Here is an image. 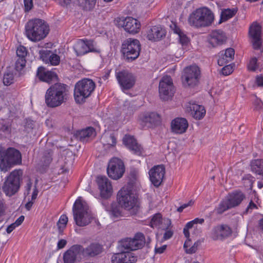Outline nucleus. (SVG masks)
I'll list each match as a JSON object with an SVG mask.
<instances>
[{"label":"nucleus","mask_w":263,"mask_h":263,"mask_svg":"<svg viewBox=\"0 0 263 263\" xmlns=\"http://www.w3.org/2000/svg\"><path fill=\"white\" fill-rule=\"evenodd\" d=\"M68 87L67 85L57 83L52 85L46 91L45 103L49 107H56L65 102L68 98Z\"/></svg>","instance_id":"obj_1"},{"label":"nucleus","mask_w":263,"mask_h":263,"mask_svg":"<svg viewBox=\"0 0 263 263\" xmlns=\"http://www.w3.org/2000/svg\"><path fill=\"white\" fill-rule=\"evenodd\" d=\"M49 28L46 22L42 19L29 20L25 25V33L27 38L34 42L44 39L48 34Z\"/></svg>","instance_id":"obj_2"},{"label":"nucleus","mask_w":263,"mask_h":263,"mask_svg":"<svg viewBox=\"0 0 263 263\" xmlns=\"http://www.w3.org/2000/svg\"><path fill=\"white\" fill-rule=\"evenodd\" d=\"M213 12L208 8L197 9L189 16V24L196 28L205 27L211 25L214 21Z\"/></svg>","instance_id":"obj_3"},{"label":"nucleus","mask_w":263,"mask_h":263,"mask_svg":"<svg viewBox=\"0 0 263 263\" xmlns=\"http://www.w3.org/2000/svg\"><path fill=\"white\" fill-rule=\"evenodd\" d=\"M96 88L95 83L88 78H84L78 81L75 85L74 97L78 103L85 102V99L89 97Z\"/></svg>","instance_id":"obj_4"},{"label":"nucleus","mask_w":263,"mask_h":263,"mask_svg":"<svg viewBox=\"0 0 263 263\" xmlns=\"http://www.w3.org/2000/svg\"><path fill=\"white\" fill-rule=\"evenodd\" d=\"M88 210L87 204L82 202L80 199L75 201L72 211L74 219L78 226L84 227L90 223L92 217Z\"/></svg>","instance_id":"obj_5"},{"label":"nucleus","mask_w":263,"mask_h":263,"mask_svg":"<svg viewBox=\"0 0 263 263\" xmlns=\"http://www.w3.org/2000/svg\"><path fill=\"white\" fill-rule=\"evenodd\" d=\"M119 204L127 210H133L135 214L138 209V199L127 186L123 187L117 194Z\"/></svg>","instance_id":"obj_6"},{"label":"nucleus","mask_w":263,"mask_h":263,"mask_svg":"<svg viewBox=\"0 0 263 263\" xmlns=\"http://www.w3.org/2000/svg\"><path fill=\"white\" fill-rule=\"evenodd\" d=\"M22 175V170H15L7 177L3 186V190L7 196H11L18 191Z\"/></svg>","instance_id":"obj_7"},{"label":"nucleus","mask_w":263,"mask_h":263,"mask_svg":"<svg viewBox=\"0 0 263 263\" xmlns=\"http://www.w3.org/2000/svg\"><path fill=\"white\" fill-rule=\"evenodd\" d=\"M141 51V44L139 40L128 38L122 44V52L128 61H133L138 58Z\"/></svg>","instance_id":"obj_8"},{"label":"nucleus","mask_w":263,"mask_h":263,"mask_svg":"<svg viewBox=\"0 0 263 263\" xmlns=\"http://www.w3.org/2000/svg\"><path fill=\"white\" fill-rule=\"evenodd\" d=\"M145 243L144 235L141 233H138L133 238H126L120 241L118 248L122 252H130L142 248Z\"/></svg>","instance_id":"obj_9"},{"label":"nucleus","mask_w":263,"mask_h":263,"mask_svg":"<svg viewBox=\"0 0 263 263\" xmlns=\"http://www.w3.org/2000/svg\"><path fill=\"white\" fill-rule=\"evenodd\" d=\"M21 161L22 157L19 151L9 148L4 156L0 155V169L7 171L11 165L19 164Z\"/></svg>","instance_id":"obj_10"},{"label":"nucleus","mask_w":263,"mask_h":263,"mask_svg":"<svg viewBox=\"0 0 263 263\" xmlns=\"http://www.w3.org/2000/svg\"><path fill=\"white\" fill-rule=\"evenodd\" d=\"M200 76L199 68L196 65L186 67L182 75V83L184 86L193 87L196 86Z\"/></svg>","instance_id":"obj_11"},{"label":"nucleus","mask_w":263,"mask_h":263,"mask_svg":"<svg viewBox=\"0 0 263 263\" xmlns=\"http://www.w3.org/2000/svg\"><path fill=\"white\" fill-rule=\"evenodd\" d=\"M159 92L161 99L167 101L171 99L174 93V86L170 76H165L159 82Z\"/></svg>","instance_id":"obj_12"},{"label":"nucleus","mask_w":263,"mask_h":263,"mask_svg":"<svg viewBox=\"0 0 263 263\" xmlns=\"http://www.w3.org/2000/svg\"><path fill=\"white\" fill-rule=\"evenodd\" d=\"M125 171L124 165L122 160L113 158L108 163L107 172L109 177L113 179L120 178Z\"/></svg>","instance_id":"obj_13"},{"label":"nucleus","mask_w":263,"mask_h":263,"mask_svg":"<svg viewBox=\"0 0 263 263\" xmlns=\"http://www.w3.org/2000/svg\"><path fill=\"white\" fill-rule=\"evenodd\" d=\"M116 77L122 89H130L134 86L136 82L135 76L127 70L116 72Z\"/></svg>","instance_id":"obj_14"},{"label":"nucleus","mask_w":263,"mask_h":263,"mask_svg":"<svg viewBox=\"0 0 263 263\" xmlns=\"http://www.w3.org/2000/svg\"><path fill=\"white\" fill-rule=\"evenodd\" d=\"M139 122L143 127H152L159 124L160 117L155 112H144L140 115Z\"/></svg>","instance_id":"obj_15"},{"label":"nucleus","mask_w":263,"mask_h":263,"mask_svg":"<svg viewBox=\"0 0 263 263\" xmlns=\"http://www.w3.org/2000/svg\"><path fill=\"white\" fill-rule=\"evenodd\" d=\"M165 171L163 165H157L152 167L149 171L150 180L155 186L161 184Z\"/></svg>","instance_id":"obj_16"},{"label":"nucleus","mask_w":263,"mask_h":263,"mask_svg":"<svg viewBox=\"0 0 263 263\" xmlns=\"http://www.w3.org/2000/svg\"><path fill=\"white\" fill-rule=\"evenodd\" d=\"M97 182L101 197L105 199L110 197L112 193V187L108 179L105 176H100L97 178Z\"/></svg>","instance_id":"obj_17"},{"label":"nucleus","mask_w":263,"mask_h":263,"mask_svg":"<svg viewBox=\"0 0 263 263\" xmlns=\"http://www.w3.org/2000/svg\"><path fill=\"white\" fill-rule=\"evenodd\" d=\"M119 23L124 30L129 33L135 34L140 30V23L137 20L133 17H127L121 20Z\"/></svg>","instance_id":"obj_18"},{"label":"nucleus","mask_w":263,"mask_h":263,"mask_svg":"<svg viewBox=\"0 0 263 263\" xmlns=\"http://www.w3.org/2000/svg\"><path fill=\"white\" fill-rule=\"evenodd\" d=\"M249 34L252 39L253 48L255 49H259L261 45L260 26L257 23H253L250 27Z\"/></svg>","instance_id":"obj_19"},{"label":"nucleus","mask_w":263,"mask_h":263,"mask_svg":"<svg viewBox=\"0 0 263 263\" xmlns=\"http://www.w3.org/2000/svg\"><path fill=\"white\" fill-rule=\"evenodd\" d=\"M232 231L227 225L217 226L212 230L211 237L214 240H222L231 235Z\"/></svg>","instance_id":"obj_20"},{"label":"nucleus","mask_w":263,"mask_h":263,"mask_svg":"<svg viewBox=\"0 0 263 263\" xmlns=\"http://www.w3.org/2000/svg\"><path fill=\"white\" fill-rule=\"evenodd\" d=\"M123 142L135 154L140 156L143 154V147L137 142L134 136L126 135L123 139Z\"/></svg>","instance_id":"obj_21"},{"label":"nucleus","mask_w":263,"mask_h":263,"mask_svg":"<svg viewBox=\"0 0 263 263\" xmlns=\"http://www.w3.org/2000/svg\"><path fill=\"white\" fill-rule=\"evenodd\" d=\"M36 77L40 80L48 83H51L57 81V75L52 71L46 70L43 67H39L36 72Z\"/></svg>","instance_id":"obj_22"},{"label":"nucleus","mask_w":263,"mask_h":263,"mask_svg":"<svg viewBox=\"0 0 263 263\" xmlns=\"http://www.w3.org/2000/svg\"><path fill=\"white\" fill-rule=\"evenodd\" d=\"M81 246L76 245L72 246L64 254V263H74L78 255H82L81 252Z\"/></svg>","instance_id":"obj_23"},{"label":"nucleus","mask_w":263,"mask_h":263,"mask_svg":"<svg viewBox=\"0 0 263 263\" xmlns=\"http://www.w3.org/2000/svg\"><path fill=\"white\" fill-rule=\"evenodd\" d=\"M188 126L187 120L183 118H177L171 123L172 131L176 134H181L185 133Z\"/></svg>","instance_id":"obj_24"},{"label":"nucleus","mask_w":263,"mask_h":263,"mask_svg":"<svg viewBox=\"0 0 263 263\" xmlns=\"http://www.w3.org/2000/svg\"><path fill=\"white\" fill-rule=\"evenodd\" d=\"M102 247L98 243H92L86 248L81 246V252L82 255L85 257H94L102 251Z\"/></svg>","instance_id":"obj_25"},{"label":"nucleus","mask_w":263,"mask_h":263,"mask_svg":"<svg viewBox=\"0 0 263 263\" xmlns=\"http://www.w3.org/2000/svg\"><path fill=\"white\" fill-rule=\"evenodd\" d=\"M165 35V31L160 26H153L147 31V38L149 41H157Z\"/></svg>","instance_id":"obj_26"},{"label":"nucleus","mask_w":263,"mask_h":263,"mask_svg":"<svg viewBox=\"0 0 263 263\" xmlns=\"http://www.w3.org/2000/svg\"><path fill=\"white\" fill-rule=\"evenodd\" d=\"M22 125L24 127V131L27 133H30L35 135L38 133L40 125L36 121L28 118L24 120Z\"/></svg>","instance_id":"obj_27"},{"label":"nucleus","mask_w":263,"mask_h":263,"mask_svg":"<svg viewBox=\"0 0 263 263\" xmlns=\"http://www.w3.org/2000/svg\"><path fill=\"white\" fill-rule=\"evenodd\" d=\"M226 37L224 33L220 30H214L210 34L209 43L213 47L222 44L226 41Z\"/></svg>","instance_id":"obj_28"},{"label":"nucleus","mask_w":263,"mask_h":263,"mask_svg":"<svg viewBox=\"0 0 263 263\" xmlns=\"http://www.w3.org/2000/svg\"><path fill=\"white\" fill-rule=\"evenodd\" d=\"M187 108L190 110L193 117L197 120H200L205 116L206 111L204 107L202 105L195 103H190Z\"/></svg>","instance_id":"obj_29"},{"label":"nucleus","mask_w":263,"mask_h":263,"mask_svg":"<svg viewBox=\"0 0 263 263\" xmlns=\"http://www.w3.org/2000/svg\"><path fill=\"white\" fill-rule=\"evenodd\" d=\"M96 134L95 129L92 127H89L78 132L77 137L80 141L86 142L89 138L95 137Z\"/></svg>","instance_id":"obj_30"},{"label":"nucleus","mask_w":263,"mask_h":263,"mask_svg":"<svg viewBox=\"0 0 263 263\" xmlns=\"http://www.w3.org/2000/svg\"><path fill=\"white\" fill-rule=\"evenodd\" d=\"M231 205L234 208L238 205L245 198V194L240 191H235L229 194L228 196Z\"/></svg>","instance_id":"obj_31"},{"label":"nucleus","mask_w":263,"mask_h":263,"mask_svg":"<svg viewBox=\"0 0 263 263\" xmlns=\"http://www.w3.org/2000/svg\"><path fill=\"white\" fill-rule=\"evenodd\" d=\"M73 49L78 56L84 55L87 53L86 41L79 40L74 44Z\"/></svg>","instance_id":"obj_32"},{"label":"nucleus","mask_w":263,"mask_h":263,"mask_svg":"<svg viewBox=\"0 0 263 263\" xmlns=\"http://www.w3.org/2000/svg\"><path fill=\"white\" fill-rule=\"evenodd\" d=\"M234 54L235 50L234 49L232 48L227 49L225 51L223 57L218 59V64L222 65L224 62V61H226V62L227 63L231 61L234 58Z\"/></svg>","instance_id":"obj_33"},{"label":"nucleus","mask_w":263,"mask_h":263,"mask_svg":"<svg viewBox=\"0 0 263 263\" xmlns=\"http://www.w3.org/2000/svg\"><path fill=\"white\" fill-rule=\"evenodd\" d=\"M106 210L108 211L110 215L114 217L118 218L122 215V208L116 203H113L110 207H106Z\"/></svg>","instance_id":"obj_34"},{"label":"nucleus","mask_w":263,"mask_h":263,"mask_svg":"<svg viewBox=\"0 0 263 263\" xmlns=\"http://www.w3.org/2000/svg\"><path fill=\"white\" fill-rule=\"evenodd\" d=\"M237 10L234 9H227L222 10L220 14V23L226 22L232 18L236 13Z\"/></svg>","instance_id":"obj_35"},{"label":"nucleus","mask_w":263,"mask_h":263,"mask_svg":"<svg viewBox=\"0 0 263 263\" xmlns=\"http://www.w3.org/2000/svg\"><path fill=\"white\" fill-rule=\"evenodd\" d=\"M52 152L51 150H47L42 154L40 160V165L43 166H47L52 160Z\"/></svg>","instance_id":"obj_36"},{"label":"nucleus","mask_w":263,"mask_h":263,"mask_svg":"<svg viewBox=\"0 0 263 263\" xmlns=\"http://www.w3.org/2000/svg\"><path fill=\"white\" fill-rule=\"evenodd\" d=\"M252 171L259 175H263V161L261 160H255L251 162Z\"/></svg>","instance_id":"obj_37"},{"label":"nucleus","mask_w":263,"mask_h":263,"mask_svg":"<svg viewBox=\"0 0 263 263\" xmlns=\"http://www.w3.org/2000/svg\"><path fill=\"white\" fill-rule=\"evenodd\" d=\"M233 208L227 197V198L223 200L219 203L218 207L216 209V211L218 214H222L226 210Z\"/></svg>","instance_id":"obj_38"},{"label":"nucleus","mask_w":263,"mask_h":263,"mask_svg":"<svg viewBox=\"0 0 263 263\" xmlns=\"http://www.w3.org/2000/svg\"><path fill=\"white\" fill-rule=\"evenodd\" d=\"M81 6L86 11L92 9L96 3V0H79Z\"/></svg>","instance_id":"obj_39"},{"label":"nucleus","mask_w":263,"mask_h":263,"mask_svg":"<svg viewBox=\"0 0 263 263\" xmlns=\"http://www.w3.org/2000/svg\"><path fill=\"white\" fill-rule=\"evenodd\" d=\"M86 44L87 45V53L95 52L100 53V50L98 48L96 43L92 40H86Z\"/></svg>","instance_id":"obj_40"},{"label":"nucleus","mask_w":263,"mask_h":263,"mask_svg":"<svg viewBox=\"0 0 263 263\" xmlns=\"http://www.w3.org/2000/svg\"><path fill=\"white\" fill-rule=\"evenodd\" d=\"M68 221V217L65 215H62L58 223L57 226L59 229V233H62L63 231V230L66 227V226L67 224Z\"/></svg>","instance_id":"obj_41"},{"label":"nucleus","mask_w":263,"mask_h":263,"mask_svg":"<svg viewBox=\"0 0 263 263\" xmlns=\"http://www.w3.org/2000/svg\"><path fill=\"white\" fill-rule=\"evenodd\" d=\"M14 82V76L12 72H6L3 77V83L5 85L9 86Z\"/></svg>","instance_id":"obj_42"},{"label":"nucleus","mask_w":263,"mask_h":263,"mask_svg":"<svg viewBox=\"0 0 263 263\" xmlns=\"http://www.w3.org/2000/svg\"><path fill=\"white\" fill-rule=\"evenodd\" d=\"M162 218L160 213L155 214L151 219L150 226L152 228H154L158 226L162 221Z\"/></svg>","instance_id":"obj_43"},{"label":"nucleus","mask_w":263,"mask_h":263,"mask_svg":"<svg viewBox=\"0 0 263 263\" xmlns=\"http://www.w3.org/2000/svg\"><path fill=\"white\" fill-rule=\"evenodd\" d=\"M126 257L123 259V263H135L137 261V257L133 255V253L129 251L122 252Z\"/></svg>","instance_id":"obj_44"},{"label":"nucleus","mask_w":263,"mask_h":263,"mask_svg":"<svg viewBox=\"0 0 263 263\" xmlns=\"http://www.w3.org/2000/svg\"><path fill=\"white\" fill-rule=\"evenodd\" d=\"M126 257V255L121 251L120 253L115 254L111 257L112 263H123V259Z\"/></svg>","instance_id":"obj_45"},{"label":"nucleus","mask_w":263,"mask_h":263,"mask_svg":"<svg viewBox=\"0 0 263 263\" xmlns=\"http://www.w3.org/2000/svg\"><path fill=\"white\" fill-rule=\"evenodd\" d=\"M52 52L47 49H42L40 50L39 54L40 58L45 62H48L49 58Z\"/></svg>","instance_id":"obj_46"},{"label":"nucleus","mask_w":263,"mask_h":263,"mask_svg":"<svg viewBox=\"0 0 263 263\" xmlns=\"http://www.w3.org/2000/svg\"><path fill=\"white\" fill-rule=\"evenodd\" d=\"M190 242V239L187 240L186 241H185L183 246V247L185 250V252L187 254L194 253L197 250L194 245H193L192 247L188 249V247H190L191 246Z\"/></svg>","instance_id":"obj_47"},{"label":"nucleus","mask_w":263,"mask_h":263,"mask_svg":"<svg viewBox=\"0 0 263 263\" xmlns=\"http://www.w3.org/2000/svg\"><path fill=\"white\" fill-rule=\"evenodd\" d=\"M27 54V50L25 47L21 45L17 48L16 54L18 58L25 59Z\"/></svg>","instance_id":"obj_48"},{"label":"nucleus","mask_w":263,"mask_h":263,"mask_svg":"<svg viewBox=\"0 0 263 263\" xmlns=\"http://www.w3.org/2000/svg\"><path fill=\"white\" fill-rule=\"evenodd\" d=\"M60 61V57L57 54L52 53L49 58L48 63H50L52 65H57Z\"/></svg>","instance_id":"obj_49"},{"label":"nucleus","mask_w":263,"mask_h":263,"mask_svg":"<svg viewBox=\"0 0 263 263\" xmlns=\"http://www.w3.org/2000/svg\"><path fill=\"white\" fill-rule=\"evenodd\" d=\"M258 67L257 63V59L256 58H253L251 59L250 62L248 65V68L249 70L254 71Z\"/></svg>","instance_id":"obj_50"},{"label":"nucleus","mask_w":263,"mask_h":263,"mask_svg":"<svg viewBox=\"0 0 263 263\" xmlns=\"http://www.w3.org/2000/svg\"><path fill=\"white\" fill-rule=\"evenodd\" d=\"M26 62L25 59L18 58L15 62V69L18 71H21L25 66Z\"/></svg>","instance_id":"obj_51"},{"label":"nucleus","mask_w":263,"mask_h":263,"mask_svg":"<svg viewBox=\"0 0 263 263\" xmlns=\"http://www.w3.org/2000/svg\"><path fill=\"white\" fill-rule=\"evenodd\" d=\"M124 110L126 114L130 115L134 113L136 109L133 105H130V103L126 102L124 104Z\"/></svg>","instance_id":"obj_52"},{"label":"nucleus","mask_w":263,"mask_h":263,"mask_svg":"<svg viewBox=\"0 0 263 263\" xmlns=\"http://www.w3.org/2000/svg\"><path fill=\"white\" fill-rule=\"evenodd\" d=\"M24 10L29 12L33 8V0H24Z\"/></svg>","instance_id":"obj_53"},{"label":"nucleus","mask_w":263,"mask_h":263,"mask_svg":"<svg viewBox=\"0 0 263 263\" xmlns=\"http://www.w3.org/2000/svg\"><path fill=\"white\" fill-rule=\"evenodd\" d=\"M232 67L230 65H227L222 68L221 73L224 76H228L232 72Z\"/></svg>","instance_id":"obj_54"},{"label":"nucleus","mask_w":263,"mask_h":263,"mask_svg":"<svg viewBox=\"0 0 263 263\" xmlns=\"http://www.w3.org/2000/svg\"><path fill=\"white\" fill-rule=\"evenodd\" d=\"M254 209H257L256 205L251 200L247 208H246L245 211L244 212V213L248 214L249 213H251L252 211V210Z\"/></svg>","instance_id":"obj_55"},{"label":"nucleus","mask_w":263,"mask_h":263,"mask_svg":"<svg viewBox=\"0 0 263 263\" xmlns=\"http://www.w3.org/2000/svg\"><path fill=\"white\" fill-rule=\"evenodd\" d=\"M32 182L30 179H28L26 185L25 186V195L27 196L30 194V191L32 187Z\"/></svg>","instance_id":"obj_56"},{"label":"nucleus","mask_w":263,"mask_h":263,"mask_svg":"<svg viewBox=\"0 0 263 263\" xmlns=\"http://www.w3.org/2000/svg\"><path fill=\"white\" fill-rule=\"evenodd\" d=\"M180 43L182 45H185L188 43V38L183 33L179 34V35Z\"/></svg>","instance_id":"obj_57"},{"label":"nucleus","mask_w":263,"mask_h":263,"mask_svg":"<svg viewBox=\"0 0 263 263\" xmlns=\"http://www.w3.org/2000/svg\"><path fill=\"white\" fill-rule=\"evenodd\" d=\"M170 27L174 32L178 34V36L179 35V34H181V33H183L180 29L174 23H173Z\"/></svg>","instance_id":"obj_58"},{"label":"nucleus","mask_w":263,"mask_h":263,"mask_svg":"<svg viewBox=\"0 0 263 263\" xmlns=\"http://www.w3.org/2000/svg\"><path fill=\"white\" fill-rule=\"evenodd\" d=\"M108 144L111 146H115L116 144L117 140L116 138L113 134L110 135L108 137Z\"/></svg>","instance_id":"obj_59"},{"label":"nucleus","mask_w":263,"mask_h":263,"mask_svg":"<svg viewBox=\"0 0 263 263\" xmlns=\"http://www.w3.org/2000/svg\"><path fill=\"white\" fill-rule=\"evenodd\" d=\"M173 232L170 230H168V228H167V230L163 235V239L164 240H167L171 238L173 236Z\"/></svg>","instance_id":"obj_60"},{"label":"nucleus","mask_w":263,"mask_h":263,"mask_svg":"<svg viewBox=\"0 0 263 263\" xmlns=\"http://www.w3.org/2000/svg\"><path fill=\"white\" fill-rule=\"evenodd\" d=\"M166 245H163L160 247H157V246L155 247V253L158 254H161L164 252V251L166 249Z\"/></svg>","instance_id":"obj_61"},{"label":"nucleus","mask_w":263,"mask_h":263,"mask_svg":"<svg viewBox=\"0 0 263 263\" xmlns=\"http://www.w3.org/2000/svg\"><path fill=\"white\" fill-rule=\"evenodd\" d=\"M25 217L24 216L22 215L20 216L16 221L14 222V223L16 226L17 227L20 226L23 221L24 220Z\"/></svg>","instance_id":"obj_62"},{"label":"nucleus","mask_w":263,"mask_h":263,"mask_svg":"<svg viewBox=\"0 0 263 263\" xmlns=\"http://www.w3.org/2000/svg\"><path fill=\"white\" fill-rule=\"evenodd\" d=\"M256 81L258 86H263V75L257 76Z\"/></svg>","instance_id":"obj_63"},{"label":"nucleus","mask_w":263,"mask_h":263,"mask_svg":"<svg viewBox=\"0 0 263 263\" xmlns=\"http://www.w3.org/2000/svg\"><path fill=\"white\" fill-rule=\"evenodd\" d=\"M67 241L65 239H61L59 241L58 243V248L59 249L63 248L66 245Z\"/></svg>","instance_id":"obj_64"}]
</instances>
